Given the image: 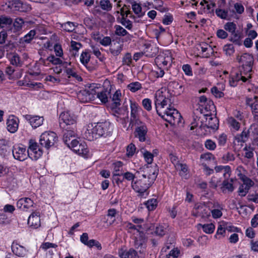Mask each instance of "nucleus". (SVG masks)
Returning a JSON list of instances; mask_svg holds the SVG:
<instances>
[{"mask_svg": "<svg viewBox=\"0 0 258 258\" xmlns=\"http://www.w3.org/2000/svg\"><path fill=\"white\" fill-rule=\"evenodd\" d=\"M237 60L242 65L240 69V73H235L232 75L229 81V84L232 87H235L238 83L242 81L246 82L251 78L253 63V58L252 54L248 53H244L241 55L237 56Z\"/></svg>", "mask_w": 258, "mask_h": 258, "instance_id": "nucleus-1", "label": "nucleus"}, {"mask_svg": "<svg viewBox=\"0 0 258 258\" xmlns=\"http://www.w3.org/2000/svg\"><path fill=\"white\" fill-rule=\"evenodd\" d=\"M153 183L141 176L139 179L132 182L131 186L134 191L138 194V197L146 198L149 194L148 189Z\"/></svg>", "mask_w": 258, "mask_h": 258, "instance_id": "nucleus-2", "label": "nucleus"}, {"mask_svg": "<svg viewBox=\"0 0 258 258\" xmlns=\"http://www.w3.org/2000/svg\"><path fill=\"white\" fill-rule=\"evenodd\" d=\"M161 114L157 113L163 119L170 124H179L181 122V116L177 110L172 107L171 105L167 109L162 111Z\"/></svg>", "mask_w": 258, "mask_h": 258, "instance_id": "nucleus-3", "label": "nucleus"}, {"mask_svg": "<svg viewBox=\"0 0 258 258\" xmlns=\"http://www.w3.org/2000/svg\"><path fill=\"white\" fill-rule=\"evenodd\" d=\"M59 122L62 130L76 129V116L70 112H62L59 115Z\"/></svg>", "mask_w": 258, "mask_h": 258, "instance_id": "nucleus-4", "label": "nucleus"}, {"mask_svg": "<svg viewBox=\"0 0 258 258\" xmlns=\"http://www.w3.org/2000/svg\"><path fill=\"white\" fill-rule=\"evenodd\" d=\"M58 141L56 134L53 132H44L40 136L39 143L42 147L46 149L54 146Z\"/></svg>", "mask_w": 258, "mask_h": 258, "instance_id": "nucleus-5", "label": "nucleus"}, {"mask_svg": "<svg viewBox=\"0 0 258 258\" xmlns=\"http://www.w3.org/2000/svg\"><path fill=\"white\" fill-rule=\"evenodd\" d=\"M96 127V131L99 135V138L103 137H106L112 135L113 126L108 121L102 122L94 123Z\"/></svg>", "mask_w": 258, "mask_h": 258, "instance_id": "nucleus-6", "label": "nucleus"}, {"mask_svg": "<svg viewBox=\"0 0 258 258\" xmlns=\"http://www.w3.org/2000/svg\"><path fill=\"white\" fill-rule=\"evenodd\" d=\"M238 176L243 182L239 187L238 190V194L241 197H244L248 192L250 188L253 186L254 182L249 177L241 173H239L238 174Z\"/></svg>", "mask_w": 258, "mask_h": 258, "instance_id": "nucleus-7", "label": "nucleus"}, {"mask_svg": "<svg viewBox=\"0 0 258 258\" xmlns=\"http://www.w3.org/2000/svg\"><path fill=\"white\" fill-rule=\"evenodd\" d=\"M28 157L33 160H37L42 155L43 151L39 147L37 143L33 140L29 141V147L27 150Z\"/></svg>", "mask_w": 258, "mask_h": 258, "instance_id": "nucleus-8", "label": "nucleus"}, {"mask_svg": "<svg viewBox=\"0 0 258 258\" xmlns=\"http://www.w3.org/2000/svg\"><path fill=\"white\" fill-rule=\"evenodd\" d=\"M131 105V122L130 124H140L142 122L140 120V113L143 111L142 108L135 101L130 100Z\"/></svg>", "mask_w": 258, "mask_h": 258, "instance_id": "nucleus-9", "label": "nucleus"}, {"mask_svg": "<svg viewBox=\"0 0 258 258\" xmlns=\"http://www.w3.org/2000/svg\"><path fill=\"white\" fill-rule=\"evenodd\" d=\"M155 105L157 113L161 114L165 106H167L170 101L163 95L162 91H158L155 94Z\"/></svg>", "mask_w": 258, "mask_h": 258, "instance_id": "nucleus-10", "label": "nucleus"}, {"mask_svg": "<svg viewBox=\"0 0 258 258\" xmlns=\"http://www.w3.org/2000/svg\"><path fill=\"white\" fill-rule=\"evenodd\" d=\"M143 173L141 176L150 182L154 183L158 175V169L156 164L153 166L147 165L143 168Z\"/></svg>", "mask_w": 258, "mask_h": 258, "instance_id": "nucleus-11", "label": "nucleus"}, {"mask_svg": "<svg viewBox=\"0 0 258 258\" xmlns=\"http://www.w3.org/2000/svg\"><path fill=\"white\" fill-rule=\"evenodd\" d=\"M120 11V12L117 11L115 13V16L117 17V21L120 23L127 29H131L133 27L132 22L126 19L128 15L131 14V12L130 11H124L123 8H121Z\"/></svg>", "mask_w": 258, "mask_h": 258, "instance_id": "nucleus-12", "label": "nucleus"}, {"mask_svg": "<svg viewBox=\"0 0 258 258\" xmlns=\"http://www.w3.org/2000/svg\"><path fill=\"white\" fill-rule=\"evenodd\" d=\"M71 145L69 148H71L74 152L79 155L86 156L88 153V149L86 144L83 142L79 143L76 139H73L71 142Z\"/></svg>", "mask_w": 258, "mask_h": 258, "instance_id": "nucleus-13", "label": "nucleus"}, {"mask_svg": "<svg viewBox=\"0 0 258 258\" xmlns=\"http://www.w3.org/2000/svg\"><path fill=\"white\" fill-rule=\"evenodd\" d=\"M96 127L94 123L89 124L83 133V138L90 141L98 139L99 135L96 131Z\"/></svg>", "mask_w": 258, "mask_h": 258, "instance_id": "nucleus-14", "label": "nucleus"}, {"mask_svg": "<svg viewBox=\"0 0 258 258\" xmlns=\"http://www.w3.org/2000/svg\"><path fill=\"white\" fill-rule=\"evenodd\" d=\"M172 57L169 53L160 54L155 58V62L158 66L162 65L164 68H168L171 66Z\"/></svg>", "mask_w": 258, "mask_h": 258, "instance_id": "nucleus-15", "label": "nucleus"}, {"mask_svg": "<svg viewBox=\"0 0 258 258\" xmlns=\"http://www.w3.org/2000/svg\"><path fill=\"white\" fill-rule=\"evenodd\" d=\"M12 151L14 158L19 161H24L28 157L27 151L23 146H14Z\"/></svg>", "mask_w": 258, "mask_h": 258, "instance_id": "nucleus-16", "label": "nucleus"}, {"mask_svg": "<svg viewBox=\"0 0 258 258\" xmlns=\"http://www.w3.org/2000/svg\"><path fill=\"white\" fill-rule=\"evenodd\" d=\"M12 148L9 140L6 139H0V156L3 158H7L11 154Z\"/></svg>", "mask_w": 258, "mask_h": 258, "instance_id": "nucleus-17", "label": "nucleus"}, {"mask_svg": "<svg viewBox=\"0 0 258 258\" xmlns=\"http://www.w3.org/2000/svg\"><path fill=\"white\" fill-rule=\"evenodd\" d=\"M24 118L27 120L33 128H37L43 124L44 118L38 115L26 114L24 116Z\"/></svg>", "mask_w": 258, "mask_h": 258, "instance_id": "nucleus-18", "label": "nucleus"}, {"mask_svg": "<svg viewBox=\"0 0 258 258\" xmlns=\"http://www.w3.org/2000/svg\"><path fill=\"white\" fill-rule=\"evenodd\" d=\"M94 92L92 90H81L77 93V98L82 102H87L94 98Z\"/></svg>", "mask_w": 258, "mask_h": 258, "instance_id": "nucleus-19", "label": "nucleus"}, {"mask_svg": "<svg viewBox=\"0 0 258 258\" xmlns=\"http://www.w3.org/2000/svg\"><path fill=\"white\" fill-rule=\"evenodd\" d=\"M11 248L13 253L16 255L22 257H27L28 250L17 243L13 242Z\"/></svg>", "mask_w": 258, "mask_h": 258, "instance_id": "nucleus-20", "label": "nucleus"}, {"mask_svg": "<svg viewBox=\"0 0 258 258\" xmlns=\"http://www.w3.org/2000/svg\"><path fill=\"white\" fill-rule=\"evenodd\" d=\"M19 126V119L14 115L10 116L7 121V128L8 131L14 133L17 132Z\"/></svg>", "mask_w": 258, "mask_h": 258, "instance_id": "nucleus-21", "label": "nucleus"}, {"mask_svg": "<svg viewBox=\"0 0 258 258\" xmlns=\"http://www.w3.org/2000/svg\"><path fill=\"white\" fill-rule=\"evenodd\" d=\"M63 141L65 144H66L69 147L71 145V142L73 139H76L75 137L77 136L76 129L72 130H63Z\"/></svg>", "mask_w": 258, "mask_h": 258, "instance_id": "nucleus-22", "label": "nucleus"}, {"mask_svg": "<svg viewBox=\"0 0 258 258\" xmlns=\"http://www.w3.org/2000/svg\"><path fill=\"white\" fill-rule=\"evenodd\" d=\"M112 110L113 111L114 116L115 117V120L118 123L124 118H127L128 111L126 107H123L121 108H116Z\"/></svg>", "mask_w": 258, "mask_h": 258, "instance_id": "nucleus-23", "label": "nucleus"}, {"mask_svg": "<svg viewBox=\"0 0 258 258\" xmlns=\"http://www.w3.org/2000/svg\"><path fill=\"white\" fill-rule=\"evenodd\" d=\"M28 224L34 228L40 226V218L38 212L32 213L28 219Z\"/></svg>", "mask_w": 258, "mask_h": 258, "instance_id": "nucleus-24", "label": "nucleus"}, {"mask_svg": "<svg viewBox=\"0 0 258 258\" xmlns=\"http://www.w3.org/2000/svg\"><path fill=\"white\" fill-rule=\"evenodd\" d=\"M33 201L30 198H23L19 200L17 202L18 208L25 210L33 206Z\"/></svg>", "mask_w": 258, "mask_h": 258, "instance_id": "nucleus-25", "label": "nucleus"}, {"mask_svg": "<svg viewBox=\"0 0 258 258\" xmlns=\"http://www.w3.org/2000/svg\"><path fill=\"white\" fill-rule=\"evenodd\" d=\"M147 133V128L144 124L141 125L136 128L135 131V136L138 138L140 141L144 142L146 140V136Z\"/></svg>", "mask_w": 258, "mask_h": 258, "instance_id": "nucleus-26", "label": "nucleus"}, {"mask_svg": "<svg viewBox=\"0 0 258 258\" xmlns=\"http://www.w3.org/2000/svg\"><path fill=\"white\" fill-rule=\"evenodd\" d=\"M174 168L180 176L186 178L188 173V168L186 164L179 162L174 166Z\"/></svg>", "mask_w": 258, "mask_h": 258, "instance_id": "nucleus-27", "label": "nucleus"}, {"mask_svg": "<svg viewBox=\"0 0 258 258\" xmlns=\"http://www.w3.org/2000/svg\"><path fill=\"white\" fill-rule=\"evenodd\" d=\"M121 97V93L120 90H117L112 95L111 97V100L113 102L112 104V109L114 110L116 108H119L118 107L120 105V98Z\"/></svg>", "mask_w": 258, "mask_h": 258, "instance_id": "nucleus-28", "label": "nucleus"}, {"mask_svg": "<svg viewBox=\"0 0 258 258\" xmlns=\"http://www.w3.org/2000/svg\"><path fill=\"white\" fill-rule=\"evenodd\" d=\"M246 104L249 106L252 111V113L258 112V98L257 97L247 98Z\"/></svg>", "mask_w": 258, "mask_h": 258, "instance_id": "nucleus-29", "label": "nucleus"}, {"mask_svg": "<svg viewBox=\"0 0 258 258\" xmlns=\"http://www.w3.org/2000/svg\"><path fill=\"white\" fill-rule=\"evenodd\" d=\"M249 131L244 130L241 134L237 135L234 137V144H236V142L241 143L246 142L249 138Z\"/></svg>", "mask_w": 258, "mask_h": 258, "instance_id": "nucleus-30", "label": "nucleus"}, {"mask_svg": "<svg viewBox=\"0 0 258 258\" xmlns=\"http://www.w3.org/2000/svg\"><path fill=\"white\" fill-rule=\"evenodd\" d=\"M117 211L115 209H110L107 211V214L105 216L106 223L107 225H112L115 221Z\"/></svg>", "mask_w": 258, "mask_h": 258, "instance_id": "nucleus-31", "label": "nucleus"}, {"mask_svg": "<svg viewBox=\"0 0 258 258\" xmlns=\"http://www.w3.org/2000/svg\"><path fill=\"white\" fill-rule=\"evenodd\" d=\"M239 121L233 116L228 117L227 118V123L229 126L231 130L235 131H238L240 127L241 124Z\"/></svg>", "mask_w": 258, "mask_h": 258, "instance_id": "nucleus-32", "label": "nucleus"}, {"mask_svg": "<svg viewBox=\"0 0 258 258\" xmlns=\"http://www.w3.org/2000/svg\"><path fill=\"white\" fill-rule=\"evenodd\" d=\"M82 46V45L80 42L72 40L71 42L70 48V52L72 56L75 57L76 55H78V51Z\"/></svg>", "mask_w": 258, "mask_h": 258, "instance_id": "nucleus-33", "label": "nucleus"}, {"mask_svg": "<svg viewBox=\"0 0 258 258\" xmlns=\"http://www.w3.org/2000/svg\"><path fill=\"white\" fill-rule=\"evenodd\" d=\"M231 34V36L229 40L237 45H241L242 43V38L243 37L242 34L238 31H236Z\"/></svg>", "mask_w": 258, "mask_h": 258, "instance_id": "nucleus-34", "label": "nucleus"}, {"mask_svg": "<svg viewBox=\"0 0 258 258\" xmlns=\"http://www.w3.org/2000/svg\"><path fill=\"white\" fill-rule=\"evenodd\" d=\"M199 103L201 106L205 107V110L207 111L209 109L210 110V107L211 106H213V102L210 100H208L204 95L201 96L199 98Z\"/></svg>", "mask_w": 258, "mask_h": 258, "instance_id": "nucleus-35", "label": "nucleus"}, {"mask_svg": "<svg viewBox=\"0 0 258 258\" xmlns=\"http://www.w3.org/2000/svg\"><path fill=\"white\" fill-rule=\"evenodd\" d=\"M126 227L128 230L129 232H133L134 234H135V232L136 231L137 233H139L140 235L141 234H143L142 231H141V229H142V226L141 225H135L133 224L128 222L127 223Z\"/></svg>", "mask_w": 258, "mask_h": 258, "instance_id": "nucleus-36", "label": "nucleus"}, {"mask_svg": "<svg viewBox=\"0 0 258 258\" xmlns=\"http://www.w3.org/2000/svg\"><path fill=\"white\" fill-rule=\"evenodd\" d=\"M57 247V245L54 243H50V242H44L42 243L41 246V247L45 250H47L46 254L50 255V258H51V256L54 254V251L52 249H50V248H55Z\"/></svg>", "mask_w": 258, "mask_h": 258, "instance_id": "nucleus-37", "label": "nucleus"}, {"mask_svg": "<svg viewBox=\"0 0 258 258\" xmlns=\"http://www.w3.org/2000/svg\"><path fill=\"white\" fill-rule=\"evenodd\" d=\"M213 207L219 209H213L211 211L212 217L214 219L220 218L222 216V212H221V210L223 209V208L218 203H215Z\"/></svg>", "mask_w": 258, "mask_h": 258, "instance_id": "nucleus-38", "label": "nucleus"}, {"mask_svg": "<svg viewBox=\"0 0 258 258\" xmlns=\"http://www.w3.org/2000/svg\"><path fill=\"white\" fill-rule=\"evenodd\" d=\"M109 50L113 55L117 56L122 50V45L119 43H114L110 47Z\"/></svg>", "mask_w": 258, "mask_h": 258, "instance_id": "nucleus-39", "label": "nucleus"}, {"mask_svg": "<svg viewBox=\"0 0 258 258\" xmlns=\"http://www.w3.org/2000/svg\"><path fill=\"white\" fill-rule=\"evenodd\" d=\"M11 63L16 67H21L23 64V61L21 60L19 55L17 53H13L10 58Z\"/></svg>", "mask_w": 258, "mask_h": 258, "instance_id": "nucleus-40", "label": "nucleus"}, {"mask_svg": "<svg viewBox=\"0 0 258 258\" xmlns=\"http://www.w3.org/2000/svg\"><path fill=\"white\" fill-rule=\"evenodd\" d=\"M90 54L88 51H83L80 57V62L86 68L87 65L90 60Z\"/></svg>", "mask_w": 258, "mask_h": 258, "instance_id": "nucleus-41", "label": "nucleus"}, {"mask_svg": "<svg viewBox=\"0 0 258 258\" xmlns=\"http://www.w3.org/2000/svg\"><path fill=\"white\" fill-rule=\"evenodd\" d=\"M254 148L250 146L245 145L243 148V151L244 152V157L251 159L253 158L254 156Z\"/></svg>", "mask_w": 258, "mask_h": 258, "instance_id": "nucleus-42", "label": "nucleus"}, {"mask_svg": "<svg viewBox=\"0 0 258 258\" xmlns=\"http://www.w3.org/2000/svg\"><path fill=\"white\" fill-rule=\"evenodd\" d=\"M164 69V68H162L157 65V67L152 70V74L156 78H162L165 74Z\"/></svg>", "mask_w": 258, "mask_h": 258, "instance_id": "nucleus-43", "label": "nucleus"}, {"mask_svg": "<svg viewBox=\"0 0 258 258\" xmlns=\"http://www.w3.org/2000/svg\"><path fill=\"white\" fill-rule=\"evenodd\" d=\"M234 10L231 11L232 14L235 15L239 14L241 15L243 13L244 11V8L242 4L239 3H236L234 4Z\"/></svg>", "mask_w": 258, "mask_h": 258, "instance_id": "nucleus-44", "label": "nucleus"}, {"mask_svg": "<svg viewBox=\"0 0 258 258\" xmlns=\"http://www.w3.org/2000/svg\"><path fill=\"white\" fill-rule=\"evenodd\" d=\"M222 188L223 189V192L225 189H227L228 191L231 192L234 189L232 183L230 182L228 179L224 180L222 183Z\"/></svg>", "mask_w": 258, "mask_h": 258, "instance_id": "nucleus-45", "label": "nucleus"}, {"mask_svg": "<svg viewBox=\"0 0 258 258\" xmlns=\"http://www.w3.org/2000/svg\"><path fill=\"white\" fill-rule=\"evenodd\" d=\"M200 226L202 227V229L206 233L211 234L212 233L215 229V225L212 223L205 224H199Z\"/></svg>", "mask_w": 258, "mask_h": 258, "instance_id": "nucleus-46", "label": "nucleus"}, {"mask_svg": "<svg viewBox=\"0 0 258 258\" xmlns=\"http://www.w3.org/2000/svg\"><path fill=\"white\" fill-rule=\"evenodd\" d=\"M223 50L226 55L230 56L232 55L234 51V47L232 44H227L224 45Z\"/></svg>", "mask_w": 258, "mask_h": 258, "instance_id": "nucleus-47", "label": "nucleus"}, {"mask_svg": "<svg viewBox=\"0 0 258 258\" xmlns=\"http://www.w3.org/2000/svg\"><path fill=\"white\" fill-rule=\"evenodd\" d=\"M235 159V155L231 152H227L223 154L222 159L224 163H226L229 162L233 161Z\"/></svg>", "mask_w": 258, "mask_h": 258, "instance_id": "nucleus-48", "label": "nucleus"}, {"mask_svg": "<svg viewBox=\"0 0 258 258\" xmlns=\"http://www.w3.org/2000/svg\"><path fill=\"white\" fill-rule=\"evenodd\" d=\"M35 34L36 32L35 30H31L28 34L22 38L21 40L22 42H25L27 43H30V41L33 39Z\"/></svg>", "mask_w": 258, "mask_h": 258, "instance_id": "nucleus-49", "label": "nucleus"}, {"mask_svg": "<svg viewBox=\"0 0 258 258\" xmlns=\"http://www.w3.org/2000/svg\"><path fill=\"white\" fill-rule=\"evenodd\" d=\"M224 28L226 31H228L231 34L234 33L236 32L237 27L236 25L233 22H227L224 25Z\"/></svg>", "mask_w": 258, "mask_h": 258, "instance_id": "nucleus-50", "label": "nucleus"}, {"mask_svg": "<svg viewBox=\"0 0 258 258\" xmlns=\"http://www.w3.org/2000/svg\"><path fill=\"white\" fill-rule=\"evenodd\" d=\"M109 93L107 91H102L97 93L96 95L97 97L99 99L102 103H105L108 101V95Z\"/></svg>", "mask_w": 258, "mask_h": 258, "instance_id": "nucleus-51", "label": "nucleus"}, {"mask_svg": "<svg viewBox=\"0 0 258 258\" xmlns=\"http://www.w3.org/2000/svg\"><path fill=\"white\" fill-rule=\"evenodd\" d=\"M216 15L222 19H227L228 11L227 10L217 9L215 10Z\"/></svg>", "mask_w": 258, "mask_h": 258, "instance_id": "nucleus-52", "label": "nucleus"}, {"mask_svg": "<svg viewBox=\"0 0 258 258\" xmlns=\"http://www.w3.org/2000/svg\"><path fill=\"white\" fill-rule=\"evenodd\" d=\"M127 88L132 92H136L142 88V85L139 82H135L128 84Z\"/></svg>", "mask_w": 258, "mask_h": 258, "instance_id": "nucleus-53", "label": "nucleus"}, {"mask_svg": "<svg viewBox=\"0 0 258 258\" xmlns=\"http://www.w3.org/2000/svg\"><path fill=\"white\" fill-rule=\"evenodd\" d=\"M47 59L48 61L51 62L53 64H60L63 63V64L64 66L68 64L67 62H64L63 63L62 60H61L59 58L56 57L54 55H50L48 56Z\"/></svg>", "mask_w": 258, "mask_h": 258, "instance_id": "nucleus-54", "label": "nucleus"}, {"mask_svg": "<svg viewBox=\"0 0 258 258\" xmlns=\"http://www.w3.org/2000/svg\"><path fill=\"white\" fill-rule=\"evenodd\" d=\"M145 205L149 211H153L156 209L157 205V201L156 199H152L149 200Z\"/></svg>", "mask_w": 258, "mask_h": 258, "instance_id": "nucleus-55", "label": "nucleus"}, {"mask_svg": "<svg viewBox=\"0 0 258 258\" xmlns=\"http://www.w3.org/2000/svg\"><path fill=\"white\" fill-rule=\"evenodd\" d=\"M100 5L102 10L107 11L111 10L112 8V5L109 0H100Z\"/></svg>", "mask_w": 258, "mask_h": 258, "instance_id": "nucleus-56", "label": "nucleus"}, {"mask_svg": "<svg viewBox=\"0 0 258 258\" xmlns=\"http://www.w3.org/2000/svg\"><path fill=\"white\" fill-rule=\"evenodd\" d=\"M122 166V163L120 161L114 163L113 176H119L121 175L122 173H120V168Z\"/></svg>", "mask_w": 258, "mask_h": 258, "instance_id": "nucleus-57", "label": "nucleus"}, {"mask_svg": "<svg viewBox=\"0 0 258 258\" xmlns=\"http://www.w3.org/2000/svg\"><path fill=\"white\" fill-rule=\"evenodd\" d=\"M154 233L156 235L162 237L166 234V229L163 226L159 225L156 226Z\"/></svg>", "mask_w": 258, "mask_h": 258, "instance_id": "nucleus-58", "label": "nucleus"}, {"mask_svg": "<svg viewBox=\"0 0 258 258\" xmlns=\"http://www.w3.org/2000/svg\"><path fill=\"white\" fill-rule=\"evenodd\" d=\"M75 24L71 22H67L62 24V28L66 31L71 32L75 30Z\"/></svg>", "mask_w": 258, "mask_h": 258, "instance_id": "nucleus-59", "label": "nucleus"}, {"mask_svg": "<svg viewBox=\"0 0 258 258\" xmlns=\"http://www.w3.org/2000/svg\"><path fill=\"white\" fill-rule=\"evenodd\" d=\"M143 156L148 165L151 164L152 163L154 155L151 152L147 151H145L143 154Z\"/></svg>", "mask_w": 258, "mask_h": 258, "instance_id": "nucleus-60", "label": "nucleus"}, {"mask_svg": "<svg viewBox=\"0 0 258 258\" xmlns=\"http://www.w3.org/2000/svg\"><path fill=\"white\" fill-rule=\"evenodd\" d=\"M0 22L1 28H3L5 27V25L11 24L13 22V20L11 18L6 16H1Z\"/></svg>", "mask_w": 258, "mask_h": 258, "instance_id": "nucleus-61", "label": "nucleus"}, {"mask_svg": "<svg viewBox=\"0 0 258 258\" xmlns=\"http://www.w3.org/2000/svg\"><path fill=\"white\" fill-rule=\"evenodd\" d=\"M115 34L118 36H124L127 34V32L123 28L119 25H115Z\"/></svg>", "mask_w": 258, "mask_h": 258, "instance_id": "nucleus-62", "label": "nucleus"}, {"mask_svg": "<svg viewBox=\"0 0 258 258\" xmlns=\"http://www.w3.org/2000/svg\"><path fill=\"white\" fill-rule=\"evenodd\" d=\"M142 104L143 107L146 110H147L148 111L151 110V109H152V106H151L152 101H151V99H150L149 98L144 99L142 100Z\"/></svg>", "mask_w": 258, "mask_h": 258, "instance_id": "nucleus-63", "label": "nucleus"}, {"mask_svg": "<svg viewBox=\"0 0 258 258\" xmlns=\"http://www.w3.org/2000/svg\"><path fill=\"white\" fill-rule=\"evenodd\" d=\"M136 150V146L134 144L131 143L126 148V155L128 157L133 156Z\"/></svg>", "mask_w": 258, "mask_h": 258, "instance_id": "nucleus-64", "label": "nucleus"}]
</instances>
